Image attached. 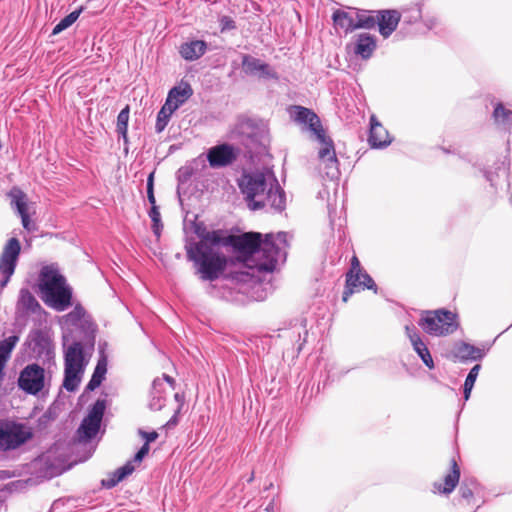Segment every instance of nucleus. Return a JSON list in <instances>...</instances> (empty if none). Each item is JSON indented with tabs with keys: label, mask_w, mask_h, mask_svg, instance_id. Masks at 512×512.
I'll return each mask as SVG.
<instances>
[{
	"label": "nucleus",
	"mask_w": 512,
	"mask_h": 512,
	"mask_svg": "<svg viewBox=\"0 0 512 512\" xmlns=\"http://www.w3.org/2000/svg\"><path fill=\"white\" fill-rule=\"evenodd\" d=\"M218 246L205 245V242L188 241L185 244L187 258L192 261L197 269L200 279L209 281L206 292L213 298L235 302L239 299V291L236 286L242 279V273L225 276L220 283L213 284L224 273L228 259L221 253Z\"/></svg>",
	"instance_id": "f257e3e1"
},
{
	"label": "nucleus",
	"mask_w": 512,
	"mask_h": 512,
	"mask_svg": "<svg viewBox=\"0 0 512 512\" xmlns=\"http://www.w3.org/2000/svg\"><path fill=\"white\" fill-rule=\"evenodd\" d=\"M222 246L231 247L239 253L248 267L272 272L280 259L285 260L287 234L279 232L276 237L273 234H266L264 239L259 232L228 235L224 237Z\"/></svg>",
	"instance_id": "f03ea898"
},
{
	"label": "nucleus",
	"mask_w": 512,
	"mask_h": 512,
	"mask_svg": "<svg viewBox=\"0 0 512 512\" xmlns=\"http://www.w3.org/2000/svg\"><path fill=\"white\" fill-rule=\"evenodd\" d=\"M238 186L250 210L268 207L280 213L286 208L285 192L273 175L259 171L244 172L238 180Z\"/></svg>",
	"instance_id": "7ed1b4c3"
},
{
	"label": "nucleus",
	"mask_w": 512,
	"mask_h": 512,
	"mask_svg": "<svg viewBox=\"0 0 512 512\" xmlns=\"http://www.w3.org/2000/svg\"><path fill=\"white\" fill-rule=\"evenodd\" d=\"M290 115L293 121L300 125H304L306 129L312 132L321 144L318 151V158L320 161V167L326 178L330 180L338 179L340 176V169L334 142L326 135L318 115L311 109L298 105L291 106Z\"/></svg>",
	"instance_id": "20e7f679"
},
{
	"label": "nucleus",
	"mask_w": 512,
	"mask_h": 512,
	"mask_svg": "<svg viewBox=\"0 0 512 512\" xmlns=\"http://www.w3.org/2000/svg\"><path fill=\"white\" fill-rule=\"evenodd\" d=\"M40 290L43 301L58 312L66 310L72 304V289L66 285V279L54 265L44 266L40 272Z\"/></svg>",
	"instance_id": "39448f33"
},
{
	"label": "nucleus",
	"mask_w": 512,
	"mask_h": 512,
	"mask_svg": "<svg viewBox=\"0 0 512 512\" xmlns=\"http://www.w3.org/2000/svg\"><path fill=\"white\" fill-rule=\"evenodd\" d=\"M418 325L429 335L446 336L457 330V315L445 309L423 311Z\"/></svg>",
	"instance_id": "423d86ee"
},
{
	"label": "nucleus",
	"mask_w": 512,
	"mask_h": 512,
	"mask_svg": "<svg viewBox=\"0 0 512 512\" xmlns=\"http://www.w3.org/2000/svg\"><path fill=\"white\" fill-rule=\"evenodd\" d=\"M83 344L80 341L73 342L64 355V380L62 386L69 392L75 391L80 382V374L84 370Z\"/></svg>",
	"instance_id": "0eeeda50"
},
{
	"label": "nucleus",
	"mask_w": 512,
	"mask_h": 512,
	"mask_svg": "<svg viewBox=\"0 0 512 512\" xmlns=\"http://www.w3.org/2000/svg\"><path fill=\"white\" fill-rule=\"evenodd\" d=\"M105 409V400L98 399L93 404L87 416L84 417L79 428L76 431V437L79 442L87 443L97 435L100 429Z\"/></svg>",
	"instance_id": "6e6552de"
},
{
	"label": "nucleus",
	"mask_w": 512,
	"mask_h": 512,
	"mask_svg": "<svg viewBox=\"0 0 512 512\" xmlns=\"http://www.w3.org/2000/svg\"><path fill=\"white\" fill-rule=\"evenodd\" d=\"M32 433L23 425L0 421V452L15 450L31 439Z\"/></svg>",
	"instance_id": "1a4fd4ad"
},
{
	"label": "nucleus",
	"mask_w": 512,
	"mask_h": 512,
	"mask_svg": "<svg viewBox=\"0 0 512 512\" xmlns=\"http://www.w3.org/2000/svg\"><path fill=\"white\" fill-rule=\"evenodd\" d=\"M17 384L27 394H39L46 384L45 369L37 363L26 365L19 374Z\"/></svg>",
	"instance_id": "9d476101"
},
{
	"label": "nucleus",
	"mask_w": 512,
	"mask_h": 512,
	"mask_svg": "<svg viewBox=\"0 0 512 512\" xmlns=\"http://www.w3.org/2000/svg\"><path fill=\"white\" fill-rule=\"evenodd\" d=\"M20 252L21 245L19 240L15 237L10 238L0 255V273L2 275L0 290H3L7 286L14 274Z\"/></svg>",
	"instance_id": "9b49d317"
},
{
	"label": "nucleus",
	"mask_w": 512,
	"mask_h": 512,
	"mask_svg": "<svg viewBox=\"0 0 512 512\" xmlns=\"http://www.w3.org/2000/svg\"><path fill=\"white\" fill-rule=\"evenodd\" d=\"M238 153V149L230 144H218L208 149L207 160L212 168L227 167L236 161Z\"/></svg>",
	"instance_id": "f8f14e48"
},
{
	"label": "nucleus",
	"mask_w": 512,
	"mask_h": 512,
	"mask_svg": "<svg viewBox=\"0 0 512 512\" xmlns=\"http://www.w3.org/2000/svg\"><path fill=\"white\" fill-rule=\"evenodd\" d=\"M66 322L72 326H80L85 334L86 344L93 349L95 344V332L96 328L94 323L86 318V311L80 305L77 304L74 309L65 315Z\"/></svg>",
	"instance_id": "ddd939ff"
},
{
	"label": "nucleus",
	"mask_w": 512,
	"mask_h": 512,
	"mask_svg": "<svg viewBox=\"0 0 512 512\" xmlns=\"http://www.w3.org/2000/svg\"><path fill=\"white\" fill-rule=\"evenodd\" d=\"M242 70L246 75L263 79H278L276 71L267 63L249 54L242 55Z\"/></svg>",
	"instance_id": "4468645a"
},
{
	"label": "nucleus",
	"mask_w": 512,
	"mask_h": 512,
	"mask_svg": "<svg viewBox=\"0 0 512 512\" xmlns=\"http://www.w3.org/2000/svg\"><path fill=\"white\" fill-rule=\"evenodd\" d=\"M405 332L407 337L409 338L411 345L414 349V351L417 353V355L421 358L423 363L429 368H434V362L433 358L430 354V351L426 345V343L423 342L419 332L417 331L416 327L414 325H406L405 326Z\"/></svg>",
	"instance_id": "2eb2a0df"
},
{
	"label": "nucleus",
	"mask_w": 512,
	"mask_h": 512,
	"mask_svg": "<svg viewBox=\"0 0 512 512\" xmlns=\"http://www.w3.org/2000/svg\"><path fill=\"white\" fill-rule=\"evenodd\" d=\"M379 33L388 38L396 29L401 19L397 10H376Z\"/></svg>",
	"instance_id": "dca6fc26"
},
{
	"label": "nucleus",
	"mask_w": 512,
	"mask_h": 512,
	"mask_svg": "<svg viewBox=\"0 0 512 512\" xmlns=\"http://www.w3.org/2000/svg\"><path fill=\"white\" fill-rule=\"evenodd\" d=\"M168 387L163 379L155 378L149 391L148 408L152 411H160L166 402Z\"/></svg>",
	"instance_id": "f3484780"
},
{
	"label": "nucleus",
	"mask_w": 512,
	"mask_h": 512,
	"mask_svg": "<svg viewBox=\"0 0 512 512\" xmlns=\"http://www.w3.org/2000/svg\"><path fill=\"white\" fill-rule=\"evenodd\" d=\"M368 142L372 148H383L391 143L388 131L383 125L372 115L370 118V133Z\"/></svg>",
	"instance_id": "a211bd4d"
},
{
	"label": "nucleus",
	"mask_w": 512,
	"mask_h": 512,
	"mask_svg": "<svg viewBox=\"0 0 512 512\" xmlns=\"http://www.w3.org/2000/svg\"><path fill=\"white\" fill-rule=\"evenodd\" d=\"M193 95V89L187 82L182 81L174 86L167 95L165 103L170 104L174 110H177Z\"/></svg>",
	"instance_id": "6ab92c4d"
},
{
	"label": "nucleus",
	"mask_w": 512,
	"mask_h": 512,
	"mask_svg": "<svg viewBox=\"0 0 512 512\" xmlns=\"http://www.w3.org/2000/svg\"><path fill=\"white\" fill-rule=\"evenodd\" d=\"M453 355L460 362L481 360L485 352L466 342H458L453 348Z\"/></svg>",
	"instance_id": "aec40b11"
},
{
	"label": "nucleus",
	"mask_w": 512,
	"mask_h": 512,
	"mask_svg": "<svg viewBox=\"0 0 512 512\" xmlns=\"http://www.w3.org/2000/svg\"><path fill=\"white\" fill-rule=\"evenodd\" d=\"M207 50V43L203 40H192L182 43L179 53L186 61H195L202 57Z\"/></svg>",
	"instance_id": "412c9836"
},
{
	"label": "nucleus",
	"mask_w": 512,
	"mask_h": 512,
	"mask_svg": "<svg viewBox=\"0 0 512 512\" xmlns=\"http://www.w3.org/2000/svg\"><path fill=\"white\" fill-rule=\"evenodd\" d=\"M361 272L363 271L361 269L360 262L356 256H353L351 260V269L346 275V285L342 295V300L344 302H347L349 297L355 292Z\"/></svg>",
	"instance_id": "4be33fe9"
},
{
	"label": "nucleus",
	"mask_w": 512,
	"mask_h": 512,
	"mask_svg": "<svg viewBox=\"0 0 512 512\" xmlns=\"http://www.w3.org/2000/svg\"><path fill=\"white\" fill-rule=\"evenodd\" d=\"M376 49V39L374 36L368 33H361L357 35L354 44V53L360 56L362 59H368L372 56Z\"/></svg>",
	"instance_id": "5701e85b"
},
{
	"label": "nucleus",
	"mask_w": 512,
	"mask_h": 512,
	"mask_svg": "<svg viewBox=\"0 0 512 512\" xmlns=\"http://www.w3.org/2000/svg\"><path fill=\"white\" fill-rule=\"evenodd\" d=\"M460 479V468L454 458L451 459V470L444 477V485L435 483L434 487L441 493L450 494L454 491L455 487L459 483Z\"/></svg>",
	"instance_id": "b1692460"
},
{
	"label": "nucleus",
	"mask_w": 512,
	"mask_h": 512,
	"mask_svg": "<svg viewBox=\"0 0 512 512\" xmlns=\"http://www.w3.org/2000/svg\"><path fill=\"white\" fill-rule=\"evenodd\" d=\"M107 373V358L105 355H102L96 364V367L93 371V374L91 376V379L89 380L86 390L87 391H94L96 388H98L102 381L105 379V375Z\"/></svg>",
	"instance_id": "393cba45"
},
{
	"label": "nucleus",
	"mask_w": 512,
	"mask_h": 512,
	"mask_svg": "<svg viewBox=\"0 0 512 512\" xmlns=\"http://www.w3.org/2000/svg\"><path fill=\"white\" fill-rule=\"evenodd\" d=\"M195 233L200 238L199 242H205V245L211 246H222L225 237L221 230L207 231L200 226H196Z\"/></svg>",
	"instance_id": "a878e982"
},
{
	"label": "nucleus",
	"mask_w": 512,
	"mask_h": 512,
	"mask_svg": "<svg viewBox=\"0 0 512 512\" xmlns=\"http://www.w3.org/2000/svg\"><path fill=\"white\" fill-rule=\"evenodd\" d=\"M334 25L344 29L346 33L356 30V21L353 17L343 10H336L332 15Z\"/></svg>",
	"instance_id": "bb28decb"
},
{
	"label": "nucleus",
	"mask_w": 512,
	"mask_h": 512,
	"mask_svg": "<svg viewBox=\"0 0 512 512\" xmlns=\"http://www.w3.org/2000/svg\"><path fill=\"white\" fill-rule=\"evenodd\" d=\"M356 18V29H373L376 26V11H359L357 12Z\"/></svg>",
	"instance_id": "cd10ccee"
},
{
	"label": "nucleus",
	"mask_w": 512,
	"mask_h": 512,
	"mask_svg": "<svg viewBox=\"0 0 512 512\" xmlns=\"http://www.w3.org/2000/svg\"><path fill=\"white\" fill-rule=\"evenodd\" d=\"M33 342H34V350L39 355L45 354L47 357H50L53 354L52 345H51L49 338L41 331H37L35 333Z\"/></svg>",
	"instance_id": "c85d7f7f"
},
{
	"label": "nucleus",
	"mask_w": 512,
	"mask_h": 512,
	"mask_svg": "<svg viewBox=\"0 0 512 512\" xmlns=\"http://www.w3.org/2000/svg\"><path fill=\"white\" fill-rule=\"evenodd\" d=\"M170 104L164 103V105L161 107L157 114L156 124H155V131L157 133H161L166 128L171 115L175 112Z\"/></svg>",
	"instance_id": "c756f323"
},
{
	"label": "nucleus",
	"mask_w": 512,
	"mask_h": 512,
	"mask_svg": "<svg viewBox=\"0 0 512 512\" xmlns=\"http://www.w3.org/2000/svg\"><path fill=\"white\" fill-rule=\"evenodd\" d=\"M493 118L498 125H502L504 128H509L512 125V111L505 109L501 103L496 105Z\"/></svg>",
	"instance_id": "7c9ffc66"
},
{
	"label": "nucleus",
	"mask_w": 512,
	"mask_h": 512,
	"mask_svg": "<svg viewBox=\"0 0 512 512\" xmlns=\"http://www.w3.org/2000/svg\"><path fill=\"white\" fill-rule=\"evenodd\" d=\"M83 10L84 7L81 6L79 9L71 12L63 19H61L60 22L53 28L52 35H57L64 31L65 29L69 28L72 24H74L79 18L80 14L83 12Z\"/></svg>",
	"instance_id": "2f4dec72"
},
{
	"label": "nucleus",
	"mask_w": 512,
	"mask_h": 512,
	"mask_svg": "<svg viewBox=\"0 0 512 512\" xmlns=\"http://www.w3.org/2000/svg\"><path fill=\"white\" fill-rule=\"evenodd\" d=\"M19 302L22 306L32 312H35L40 308L39 302L36 300L34 295L26 288L20 290Z\"/></svg>",
	"instance_id": "473e14b6"
},
{
	"label": "nucleus",
	"mask_w": 512,
	"mask_h": 512,
	"mask_svg": "<svg viewBox=\"0 0 512 512\" xmlns=\"http://www.w3.org/2000/svg\"><path fill=\"white\" fill-rule=\"evenodd\" d=\"M12 198V205L15 206V209L18 214H22L28 211L27 203H26V194L20 189H13L10 193Z\"/></svg>",
	"instance_id": "72a5a7b5"
},
{
	"label": "nucleus",
	"mask_w": 512,
	"mask_h": 512,
	"mask_svg": "<svg viewBox=\"0 0 512 512\" xmlns=\"http://www.w3.org/2000/svg\"><path fill=\"white\" fill-rule=\"evenodd\" d=\"M148 215L152 221V231L157 238L161 236L163 223L161 221V214L158 206L151 207Z\"/></svg>",
	"instance_id": "f704fd0d"
},
{
	"label": "nucleus",
	"mask_w": 512,
	"mask_h": 512,
	"mask_svg": "<svg viewBox=\"0 0 512 512\" xmlns=\"http://www.w3.org/2000/svg\"><path fill=\"white\" fill-rule=\"evenodd\" d=\"M129 113L130 108L126 105L117 116V132H124V130H128V121H129Z\"/></svg>",
	"instance_id": "c9c22d12"
},
{
	"label": "nucleus",
	"mask_w": 512,
	"mask_h": 512,
	"mask_svg": "<svg viewBox=\"0 0 512 512\" xmlns=\"http://www.w3.org/2000/svg\"><path fill=\"white\" fill-rule=\"evenodd\" d=\"M357 283H358V286L356 288H359L362 290L370 289V290H374V292L377 291V286H376L374 280L365 271L361 272L360 279L358 280Z\"/></svg>",
	"instance_id": "e433bc0d"
},
{
	"label": "nucleus",
	"mask_w": 512,
	"mask_h": 512,
	"mask_svg": "<svg viewBox=\"0 0 512 512\" xmlns=\"http://www.w3.org/2000/svg\"><path fill=\"white\" fill-rule=\"evenodd\" d=\"M476 486L477 483L474 480H471L470 483H468L467 480L463 481L459 489L461 497L467 501L472 499L474 494V488Z\"/></svg>",
	"instance_id": "4c0bfd02"
},
{
	"label": "nucleus",
	"mask_w": 512,
	"mask_h": 512,
	"mask_svg": "<svg viewBox=\"0 0 512 512\" xmlns=\"http://www.w3.org/2000/svg\"><path fill=\"white\" fill-rule=\"evenodd\" d=\"M146 190H147V199H148L149 203L151 204V207L157 206L155 195H154V172L150 173L147 178Z\"/></svg>",
	"instance_id": "58836bf2"
},
{
	"label": "nucleus",
	"mask_w": 512,
	"mask_h": 512,
	"mask_svg": "<svg viewBox=\"0 0 512 512\" xmlns=\"http://www.w3.org/2000/svg\"><path fill=\"white\" fill-rule=\"evenodd\" d=\"M134 470H135V467L133 465V461L126 462L123 466H121L115 470L117 473V479L118 480L125 479L127 476L131 475Z\"/></svg>",
	"instance_id": "ea45409f"
},
{
	"label": "nucleus",
	"mask_w": 512,
	"mask_h": 512,
	"mask_svg": "<svg viewBox=\"0 0 512 512\" xmlns=\"http://www.w3.org/2000/svg\"><path fill=\"white\" fill-rule=\"evenodd\" d=\"M122 480H118L117 479V473L116 471H113L111 473L108 474V477L105 478V479H102L101 481V485L106 488V489H111L113 487H115L119 482H121Z\"/></svg>",
	"instance_id": "a19ab883"
},
{
	"label": "nucleus",
	"mask_w": 512,
	"mask_h": 512,
	"mask_svg": "<svg viewBox=\"0 0 512 512\" xmlns=\"http://www.w3.org/2000/svg\"><path fill=\"white\" fill-rule=\"evenodd\" d=\"M221 31L233 30L236 28L235 21L230 16H222L219 19Z\"/></svg>",
	"instance_id": "79ce46f5"
},
{
	"label": "nucleus",
	"mask_w": 512,
	"mask_h": 512,
	"mask_svg": "<svg viewBox=\"0 0 512 512\" xmlns=\"http://www.w3.org/2000/svg\"><path fill=\"white\" fill-rule=\"evenodd\" d=\"M19 216L21 217V222L25 230H27L28 232H33L36 230V225L31 222L28 211L19 214Z\"/></svg>",
	"instance_id": "37998d69"
},
{
	"label": "nucleus",
	"mask_w": 512,
	"mask_h": 512,
	"mask_svg": "<svg viewBox=\"0 0 512 512\" xmlns=\"http://www.w3.org/2000/svg\"><path fill=\"white\" fill-rule=\"evenodd\" d=\"M480 369H481V366L479 364H476L475 366H473L471 368V370L469 371V373L465 379V382L474 386Z\"/></svg>",
	"instance_id": "c03bdc74"
},
{
	"label": "nucleus",
	"mask_w": 512,
	"mask_h": 512,
	"mask_svg": "<svg viewBox=\"0 0 512 512\" xmlns=\"http://www.w3.org/2000/svg\"><path fill=\"white\" fill-rule=\"evenodd\" d=\"M150 447L147 443H144L142 447L135 454L133 461L141 462L143 458L149 453Z\"/></svg>",
	"instance_id": "a18cd8bd"
},
{
	"label": "nucleus",
	"mask_w": 512,
	"mask_h": 512,
	"mask_svg": "<svg viewBox=\"0 0 512 512\" xmlns=\"http://www.w3.org/2000/svg\"><path fill=\"white\" fill-rule=\"evenodd\" d=\"M180 409H181V407H179L177 409V411L174 413V415L165 423L163 428L169 430V429L174 428L178 424V422H179L178 415H179Z\"/></svg>",
	"instance_id": "49530a36"
},
{
	"label": "nucleus",
	"mask_w": 512,
	"mask_h": 512,
	"mask_svg": "<svg viewBox=\"0 0 512 512\" xmlns=\"http://www.w3.org/2000/svg\"><path fill=\"white\" fill-rule=\"evenodd\" d=\"M139 434L145 439V443L148 445L158 438V433L156 431L145 432L143 430H139Z\"/></svg>",
	"instance_id": "de8ad7c7"
},
{
	"label": "nucleus",
	"mask_w": 512,
	"mask_h": 512,
	"mask_svg": "<svg viewBox=\"0 0 512 512\" xmlns=\"http://www.w3.org/2000/svg\"><path fill=\"white\" fill-rule=\"evenodd\" d=\"M473 387L474 386L464 382L463 393H464V399L466 401L469 399Z\"/></svg>",
	"instance_id": "09e8293b"
},
{
	"label": "nucleus",
	"mask_w": 512,
	"mask_h": 512,
	"mask_svg": "<svg viewBox=\"0 0 512 512\" xmlns=\"http://www.w3.org/2000/svg\"><path fill=\"white\" fill-rule=\"evenodd\" d=\"M161 379H163L164 384H166V382L169 383L170 389H174L175 380L172 377H170L167 374H163V377Z\"/></svg>",
	"instance_id": "8fccbe9b"
},
{
	"label": "nucleus",
	"mask_w": 512,
	"mask_h": 512,
	"mask_svg": "<svg viewBox=\"0 0 512 512\" xmlns=\"http://www.w3.org/2000/svg\"><path fill=\"white\" fill-rule=\"evenodd\" d=\"M119 137H121L125 144L128 143V130H124V132H117Z\"/></svg>",
	"instance_id": "3c124183"
},
{
	"label": "nucleus",
	"mask_w": 512,
	"mask_h": 512,
	"mask_svg": "<svg viewBox=\"0 0 512 512\" xmlns=\"http://www.w3.org/2000/svg\"><path fill=\"white\" fill-rule=\"evenodd\" d=\"M179 172L184 174L185 179H188L192 175V172L189 168H181Z\"/></svg>",
	"instance_id": "603ef678"
},
{
	"label": "nucleus",
	"mask_w": 512,
	"mask_h": 512,
	"mask_svg": "<svg viewBox=\"0 0 512 512\" xmlns=\"http://www.w3.org/2000/svg\"><path fill=\"white\" fill-rule=\"evenodd\" d=\"M435 23L436 21L434 19H431V20H428L426 22V26L429 28V29H432L434 26H435Z\"/></svg>",
	"instance_id": "864d4df0"
},
{
	"label": "nucleus",
	"mask_w": 512,
	"mask_h": 512,
	"mask_svg": "<svg viewBox=\"0 0 512 512\" xmlns=\"http://www.w3.org/2000/svg\"><path fill=\"white\" fill-rule=\"evenodd\" d=\"M415 13H416V15H415V16H412L411 18H413V19L416 21L418 18H420V17H421V11H420V9H417V10L415 11Z\"/></svg>",
	"instance_id": "5fc2aeb1"
},
{
	"label": "nucleus",
	"mask_w": 512,
	"mask_h": 512,
	"mask_svg": "<svg viewBox=\"0 0 512 512\" xmlns=\"http://www.w3.org/2000/svg\"><path fill=\"white\" fill-rule=\"evenodd\" d=\"M485 177H486V179H487L489 182H491V184H493V179H492V177H491L490 173H485Z\"/></svg>",
	"instance_id": "6e6d98bb"
},
{
	"label": "nucleus",
	"mask_w": 512,
	"mask_h": 512,
	"mask_svg": "<svg viewBox=\"0 0 512 512\" xmlns=\"http://www.w3.org/2000/svg\"><path fill=\"white\" fill-rule=\"evenodd\" d=\"M175 400L178 401V402H180L182 400L179 393L175 394Z\"/></svg>",
	"instance_id": "4d7b16f0"
},
{
	"label": "nucleus",
	"mask_w": 512,
	"mask_h": 512,
	"mask_svg": "<svg viewBox=\"0 0 512 512\" xmlns=\"http://www.w3.org/2000/svg\"><path fill=\"white\" fill-rule=\"evenodd\" d=\"M266 510H267V511H269V512H272V510H273V506H272V505H269V506L266 508Z\"/></svg>",
	"instance_id": "13d9d810"
}]
</instances>
